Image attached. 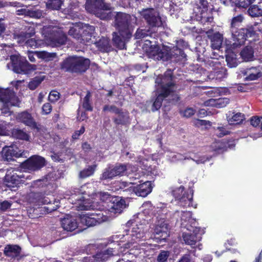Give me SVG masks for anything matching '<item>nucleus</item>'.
Wrapping results in <instances>:
<instances>
[{
  "label": "nucleus",
  "mask_w": 262,
  "mask_h": 262,
  "mask_svg": "<svg viewBox=\"0 0 262 262\" xmlns=\"http://www.w3.org/2000/svg\"><path fill=\"white\" fill-rule=\"evenodd\" d=\"M158 96L153 102L151 110L155 112L162 105L164 99L173 93L177 87L172 71L168 69L163 75L158 76L155 80Z\"/></svg>",
  "instance_id": "1"
},
{
  "label": "nucleus",
  "mask_w": 262,
  "mask_h": 262,
  "mask_svg": "<svg viewBox=\"0 0 262 262\" xmlns=\"http://www.w3.org/2000/svg\"><path fill=\"white\" fill-rule=\"evenodd\" d=\"M90 184L84 185L79 188H74L69 198L70 203L75 205L74 207L78 210L97 209V203L90 200L86 197L93 196L94 194V188L89 187Z\"/></svg>",
  "instance_id": "2"
},
{
  "label": "nucleus",
  "mask_w": 262,
  "mask_h": 262,
  "mask_svg": "<svg viewBox=\"0 0 262 262\" xmlns=\"http://www.w3.org/2000/svg\"><path fill=\"white\" fill-rule=\"evenodd\" d=\"M90 61L83 57L70 56L60 64L61 68L67 72L81 73L89 68Z\"/></svg>",
  "instance_id": "3"
},
{
  "label": "nucleus",
  "mask_w": 262,
  "mask_h": 262,
  "mask_svg": "<svg viewBox=\"0 0 262 262\" xmlns=\"http://www.w3.org/2000/svg\"><path fill=\"white\" fill-rule=\"evenodd\" d=\"M85 9L88 12L95 14L101 19H110L113 16L111 11L113 7L104 0H96L93 4L87 2L85 4Z\"/></svg>",
  "instance_id": "4"
},
{
  "label": "nucleus",
  "mask_w": 262,
  "mask_h": 262,
  "mask_svg": "<svg viewBox=\"0 0 262 262\" xmlns=\"http://www.w3.org/2000/svg\"><path fill=\"white\" fill-rule=\"evenodd\" d=\"M7 68L17 74H29L36 70V66L30 64L25 57L11 55Z\"/></svg>",
  "instance_id": "5"
},
{
  "label": "nucleus",
  "mask_w": 262,
  "mask_h": 262,
  "mask_svg": "<svg viewBox=\"0 0 262 262\" xmlns=\"http://www.w3.org/2000/svg\"><path fill=\"white\" fill-rule=\"evenodd\" d=\"M42 33L51 41L52 46H58L66 43L67 38L63 29L56 26L49 25L43 27Z\"/></svg>",
  "instance_id": "6"
},
{
  "label": "nucleus",
  "mask_w": 262,
  "mask_h": 262,
  "mask_svg": "<svg viewBox=\"0 0 262 262\" xmlns=\"http://www.w3.org/2000/svg\"><path fill=\"white\" fill-rule=\"evenodd\" d=\"M136 22L135 16L124 13L118 12L115 17V26L118 30L125 32L127 36L133 33V25Z\"/></svg>",
  "instance_id": "7"
},
{
  "label": "nucleus",
  "mask_w": 262,
  "mask_h": 262,
  "mask_svg": "<svg viewBox=\"0 0 262 262\" xmlns=\"http://www.w3.org/2000/svg\"><path fill=\"white\" fill-rule=\"evenodd\" d=\"M0 102L4 104L2 109V113L10 115L9 107L12 106H18L19 101L13 91L10 89H4L0 87Z\"/></svg>",
  "instance_id": "8"
},
{
  "label": "nucleus",
  "mask_w": 262,
  "mask_h": 262,
  "mask_svg": "<svg viewBox=\"0 0 262 262\" xmlns=\"http://www.w3.org/2000/svg\"><path fill=\"white\" fill-rule=\"evenodd\" d=\"M107 212L105 211L97 210L94 213H81L79 219L82 224L88 227H92L100 224L108 220Z\"/></svg>",
  "instance_id": "9"
},
{
  "label": "nucleus",
  "mask_w": 262,
  "mask_h": 262,
  "mask_svg": "<svg viewBox=\"0 0 262 262\" xmlns=\"http://www.w3.org/2000/svg\"><path fill=\"white\" fill-rule=\"evenodd\" d=\"M146 231V227L143 224L136 225L132 228L129 234L131 239L129 242L133 244V248L136 250L144 249L146 247V243L141 242L145 237Z\"/></svg>",
  "instance_id": "10"
},
{
  "label": "nucleus",
  "mask_w": 262,
  "mask_h": 262,
  "mask_svg": "<svg viewBox=\"0 0 262 262\" xmlns=\"http://www.w3.org/2000/svg\"><path fill=\"white\" fill-rule=\"evenodd\" d=\"M232 35V43L231 45L232 48H237L243 45L249 37H251L255 33L252 27L246 28L234 29L230 30Z\"/></svg>",
  "instance_id": "11"
},
{
  "label": "nucleus",
  "mask_w": 262,
  "mask_h": 262,
  "mask_svg": "<svg viewBox=\"0 0 262 262\" xmlns=\"http://www.w3.org/2000/svg\"><path fill=\"white\" fill-rule=\"evenodd\" d=\"M188 232H184L182 235L184 243L192 247L202 239V232L200 227H196L189 225H186Z\"/></svg>",
  "instance_id": "12"
},
{
  "label": "nucleus",
  "mask_w": 262,
  "mask_h": 262,
  "mask_svg": "<svg viewBox=\"0 0 262 262\" xmlns=\"http://www.w3.org/2000/svg\"><path fill=\"white\" fill-rule=\"evenodd\" d=\"M175 199L178 201L179 205L182 207L192 206L193 190L189 189L184 191V187L180 186L172 191Z\"/></svg>",
  "instance_id": "13"
},
{
  "label": "nucleus",
  "mask_w": 262,
  "mask_h": 262,
  "mask_svg": "<svg viewBox=\"0 0 262 262\" xmlns=\"http://www.w3.org/2000/svg\"><path fill=\"white\" fill-rule=\"evenodd\" d=\"M139 13L150 27H160L162 26V21L159 13L155 9H142L139 11Z\"/></svg>",
  "instance_id": "14"
},
{
  "label": "nucleus",
  "mask_w": 262,
  "mask_h": 262,
  "mask_svg": "<svg viewBox=\"0 0 262 262\" xmlns=\"http://www.w3.org/2000/svg\"><path fill=\"white\" fill-rule=\"evenodd\" d=\"M30 176H26L25 174L19 172L17 173L14 170H7L5 177L4 182L8 187L14 188L17 185L23 183L25 179H29Z\"/></svg>",
  "instance_id": "15"
},
{
  "label": "nucleus",
  "mask_w": 262,
  "mask_h": 262,
  "mask_svg": "<svg viewBox=\"0 0 262 262\" xmlns=\"http://www.w3.org/2000/svg\"><path fill=\"white\" fill-rule=\"evenodd\" d=\"M46 165L45 159L38 155L31 156L23 163V167L25 169L31 171L39 170Z\"/></svg>",
  "instance_id": "16"
},
{
  "label": "nucleus",
  "mask_w": 262,
  "mask_h": 262,
  "mask_svg": "<svg viewBox=\"0 0 262 262\" xmlns=\"http://www.w3.org/2000/svg\"><path fill=\"white\" fill-rule=\"evenodd\" d=\"M208 63L212 67V71H211L209 75L210 79L220 81L227 77V69L222 67L220 62L217 60H209Z\"/></svg>",
  "instance_id": "17"
},
{
  "label": "nucleus",
  "mask_w": 262,
  "mask_h": 262,
  "mask_svg": "<svg viewBox=\"0 0 262 262\" xmlns=\"http://www.w3.org/2000/svg\"><path fill=\"white\" fill-rule=\"evenodd\" d=\"M167 51H169V47L164 46L161 49L158 46L150 45V47L146 50V53L150 58L167 61L169 57Z\"/></svg>",
  "instance_id": "18"
},
{
  "label": "nucleus",
  "mask_w": 262,
  "mask_h": 262,
  "mask_svg": "<svg viewBox=\"0 0 262 262\" xmlns=\"http://www.w3.org/2000/svg\"><path fill=\"white\" fill-rule=\"evenodd\" d=\"M115 250L109 248L106 250H102L97 252L93 256L83 258V262H102L107 260L111 256L117 254Z\"/></svg>",
  "instance_id": "19"
},
{
  "label": "nucleus",
  "mask_w": 262,
  "mask_h": 262,
  "mask_svg": "<svg viewBox=\"0 0 262 262\" xmlns=\"http://www.w3.org/2000/svg\"><path fill=\"white\" fill-rule=\"evenodd\" d=\"M132 33L128 35H126L125 32H121L120 31L114 32L113 33L112 41L115 47L119 49H123L125 48L126 42L131 38Z\"/></svg>",
  "instance_id": "20"
},
{
  "label": "nucleus",
  "mask_w": 262,
  "mask_h": 262,
  "mask_svg": "<svg viewBox=\"0 0 262 262\" xmlns=\"http://www.w3.org/2000/svg\"><path fill=\"white\" fill-rule=\"evenodd\" d=\"M17 120L19 122L24 123L32 129H39V126L37 125L35 119L32 115L27 111H24L19 113L16 117Z\"/></svg>",
  "instance_id": "21"
},
{
  "label": "nucleus",
  "mask_w": 262,
  "mask_h": 262,
  "mask_svg": "<svg viewBox=\"0 0 262 262\" xmlns=\"http://www.w3.org/2000/svg\"><path fill=\"white\" fill-rule=\"evenodd\" d=\"M62 228L67 231H73L78 227V223L75 217L66 214L64 217L60 219Z\"/></svg>",
  "instance_id": "22"
},
{
  "label": "nucleus",
  "mask_w": 262,
  "mask_h": 262,
  "mask_svg": "<svg viewBox=\"0 0 262 262\" xmlns=\"http://www.w3.org/2000/svg\"><path fill=\"white\" fill-rule=\"evenodd\" d=\"M23 152L16 147L9 146L5 147L3 148L1 157L4 160L11 161L13 157H19L23 156Z\"/></svg>",
  "instance_id": "23"
},
{
  "label": "nucleus",
  "mask_w": 262,
  "mask_h": 262,
  "mask_svg": "<svg viewBox=\"0 0 262 262\" xmlns=\"http://www.w3.org/2000/svg\"><path fill=\"white\" fill-rule=\"evenodd\" d=\"M167 54L169 56L167 60H171L175 62L185 61L186 57L183 51L177 47H173L172 48L169 47V51H167Z\"/></svg>",
  "instance_id": "24"
},
{
  "label": "nucleus",
  "mask_w": 262,
  "mask_h": 262,
  "mask_svg": "<svg viewBox=\"0 0 262 262\" xmlns=\"http://www.w3.org/2000/svg\"><path fill=\"white\" fill-rule=\"evenodd\" d=\"M262 67H252L244 70L242 73L247 80H255L262 76Z\"/></svg>",
  "instance_id": "25"
},
{
  "label": "nucleus",
  "mask_w": 262,
  "mask_h": 262,
  "mask_svg": "<svg viewBox=\"0 0 262 262\" xmlns=\"http://www.w3.org/2000/svg\"><path fill=\"white\" fill-rule=\"evenodd\" d=\"M95 30L94 26L85 24L82 28V40L86 43H93L95 39Z\"/></svg>",
  "instance_id": "26"
},
{
  "label": "nucleus",
  "mask_w": 262,
  "mask_h": 262,
  "mask_svg": "<svg viewBox=\"0 0 262 262\" xmlns=\"http://www.w3.org/2000/svg\"><path fill=\"white\" fill-rule=\"evenodd\" d=\"M168 223L164 219H161L156 222L154 229V233L156 235L165 238L168 234Z\"/></svg>",
  "instance_id": "27"
},
{
  "label": "nucleus",
  "mask_w": 262,
  "mask_h": 262,
  "mask_svg": "<svg viewBox=\"0 0 262 262\" xmlns=\"http://www.w3.org/2000/svg\"><path fill=\"white\" fill-rule=\"evenodd\" d=\"M168 157L170 159V160L173 162L182 160L191 159L192 160L194 161L197 164H199L204 163L206 161L209 160V158L206 156H200L198 159H195L194 158H191V157L184 156L179 153H171L170 155L168 156Z\"/></svg>",
  "instance_id": "28"
},
{
  "label": "nucleus",
  "mask_w": 262,
  "mask_h": 262,
  "mask_svg": "<svg viewBox=\"0 0 262 262\" xmlns=\"http://www.w3.org/2000/svg\"><path fill=\"white\" fill-rule=\"evenodd\" d=\"M133 190L137 195L145 197L152 190L151 182L146 181L142 184L138 185L134 188Z\"/></svg>",
  "instance_id": "29"
},
{
  "label": "nucleus",
  "mask_w": 262,
  "mask_h": 262,
  "mask_svg": "<svg viewBox=\"0 0 262 262\" xmlns=\"http://www.w3.org/2000/svg\"><path fill=\"white\" fill-rule=\"evenodd\" d=\"M21 249L17 245H7L4 250V254L11 258L18 259L20 257Z\"/></svg>",
  "instance_id": "30"
},
{
  "label": "nucleus",
  "mask_w": 262,
  "mask_h": 262,
  "mask_svg": "<svg viewBox=\"0 0 262 262\" xmlns=\"http://www.w3.org/2000/svg\"><path fill=\"white\" fill-rule=\"evenodd\" d=\"M126 207L125 200L118 198H116L111 203L109 211L111 213L118 215L120 214Z\"/></svg>",
  "instance_id": "31"
},
{
  "label": "nucleus",
  "mask_w": 262,
  "mask_h": 262,
  "mask_svg": "<svg viewBox=\"0 0 262 262\" xmlns=\"http://www.w3.org/2000/svg\"><path fill=\"white\" fill-rule=\"evenodd\" d=\"M195 19L201 23L205 24L206 23H211L213 21V18L208 10H199L195 12Z\"/></svg>",
  "instance_id": "32"
},
{
  "label": "nucleus",
  "mask_w": 262,
  "mask_h": 262,
  "mask_svg": "<svg viewBox=\"0 0 262 262\" xmlns=\"http://www.w3.org/2000/svg\"><path fill=\"white\" fill-rule=\"evenodd\" d=\"M229 102V99L228 98H220L217 99H210L204 102V105L221 108L225 107Z\"/></svg>",
  "instance_id": "33"
},
{
  "label": "nucleus",
  "mask_w": 262,
  "mask_h": 262,
  "mask_svg": "<svg viewBox=\"0 0 262 262\" xmlns=\"http://www.w3.org/2000/svg\"><path fill=\"white\" fill-rule=\"evenodd\" d=\"M18 14L25 15L30 17L35 18H40L43 16V12L42 10L39 9L29 10L26 9H21L17 11Z\"/></svg>",
  "instance_id": "34"
},
{
  "label": "nucleus",
  "mask_w": 262,
  "mask_h": 262,
  "mask_svg": "<svg viewBox=\"0 0 262 262\" xmlns=\"http://www.w3.org/2000/svg\"><path fill=\"white\" fill-rule=\"evenodd\" d=\"M93 43L95 44L100 51L103 52H108L112 49L110 40L108 38L105 37H102L98 41H96L95 39V41Z\"/></svg>",
  "instance_id": "35"
},
{
  "label": "nucleus",
  "mask_w": 262,
  "mask_h": 262,
  "mask_svg": "<svg viewBox=\"0 0 262 262\" xmlns=\"http://www.w3.org/2000/svg\"><path fill=\"white\" fill-rule=\"evenodd\" d=\"M211 46L213 49H219L223 42V36L219 32H215L210 36Z\"/></svg>",
  "instance_id": "36"
},
{
  "label": "nucleus",
  "mask_w": 262,
  "mask_h": 262,
  "mask_svg": "<svg viewBox=\"0 0 262 262\" xmlns=\"http://www.w3.org/2000/svg\"><path fill=\"white\" fill-rule=\"evenodd\" d=\"M192 213L190 211H181V212L177 211L175 212L174 214V217L177 218L178 220L177 217H180V220L181 222V225H184L186 228V225L185 223L188 222L191 223L193 221V220L191 218Z\"/></svg>",
  "instance_id": "37"
},
{
  "label": "nucleus",
  "mask_w": 262,
  "mask_h": 262,
  "mask_svg": "<svg viewBox=\"0 0 262 262\" xmlns=\"http://www.w3.org/2000/svg\"><path fill=\"white\" fill-rule=\"evenodd\" d=\"M226 60L227 66L231 68L236 67L239 62L237 59L236 54L232 51L227 52L226 55Z\"/></svg>",
  "instance_id": "38"
},
{
  "label": "nucleus",
  "mask_w": 262,
  "mask_h": 262,
  "mask_svg": "<svg viewBox=\"0 0 262 262\" xmlns=\"http://www.w3.org/2000/svg\"><path fill=\"white\" fill-rule=\"evenodd\" d=\"M118 117L114 119V122L118 125H124L129 121V114L127 112H123L120 110V112L117 114Z\"/></svg>",
  "instance_id": "39"
},
{
  "label": "nucleus",
  "mask_w": 262,
  "mask_h": 262,
  "mask_svg": "<svg viewBox=\"0 0 262 262\" xmlns=\"http://www.w3.org/2000/svg\"><path fill=\"white\" fill-rule=\"evenodd\" d=\"M59 201L58 200H55L52 197V200L50 203L45 206L43 207H41V210H44L46 213H50L53 211L56 210L59 206Z\"/></svg>",
  "instance_id": "40"
},
{
  "label": "nucleus",
  "mask_w": 262,
  "mask_h": 262,
  "mask_svg": "<svg viewBox=\"0 0 262 262\" xmlns=\"http://www.w3.org/2000/svg\"><path fill=\"white\" fill-rule=\"evenodd\" d=\"M131 164H117L112 167L115 177L118 176H122L125 171H127L129 168H132Z\"/></svg>",
  "instance_id": "41"
},
{
  "label": "nucleus",
  "mask_w": 262,
  "mask_h": 262,
  "mask_svg": "<svg viewBox=\"0 0 262 262\" xmlns=\"http://www.w3.org/2000/svg\"><path fill=\"white\" fill-rule=\"evenodd\" d=\"M115 247L112 248L113 250H115L117 253H118V254H115V255H120L121 254H125L127 252H126V250L129 248H131V250L135 249V248H133V244L130 242L125 244L124 247H120V244L118 243L115 244Z\"/></svg>",
  "instance_id": "42"
},
{
  "label": "nucleus",
  "mask_w": 262,
  "mask_h": 262,
  "mask_svg": "<svg viewBox=\"0 0 262 262\" xmlns=\"http://www.w3.org/2000/svg\"><path fill=\"white\" fill-rule=\"evenodd\" d=\"M82 28H80L77 25H74L70 27L68 31V34L69 35L77 40H82Z\"/></svg>",
  "instance_id": "43"
},
{
  "label": "nucleus",
  "mask_w": 262,
  "mask_h": 262,
  "mask_svg": "<svg viewBox=\"0 0 262 262\" xmlns=\"http://www.w3.org/2000/svg\"><path fill=\"white\" fill-rule=\"evenodd\" d=\"M92 97L90 92L87 91L85 96L83 100L81 101V104L82 107L87 111H92L93 106L91 102V98Z\"/></svg>",
  "instance_id": "44"
},
{
  "label": "nucleus",
  "mask_w": 262,
  "mask_h": 262,
  "mask_svg": "<svg viewBox=\"0 0 262 262\" xmlns=\"http://www.w3.org/2000/svg\"><path fill=\"white\" fill-rule=\"evenodd\" d=\"M97 165L94 164L89 166L87 168L83 169L80 171L79 177L81 179H85L87 177L92 176L96 170Z\"/></svg>",
  "instance_id": "45"
},
{
  "label": "nucleus",
  "mask_w": 262,
  "mask_h": 262,
  "mask_svg": "<svg viewBox=\"0 0 262 262\" xmlns=\"http://www.w3.org/2000/svg\"><path fill=\"white\" fill-rule=\"evenodd\" d=\"M35 54L36 55L38 58L45 61L52 60L56 57L55 53H49L46 51H35Z\"/></svg>",
  "instance_id": "46"
},
{
  "label": "nucleus",
  "mask_w": 262,
  "mask_h": 262,
  "mask_svg": "<svg viewBox=\"0 0 262 262\" xmlns=\"http://www.w3.org/2000/svg\"><path fill=\"white\" fill-rule=\"evenodd\" d=\"M14 38L16 40L18 43H26V41L28 38H30L29 36H27V34L23 31L21 29L18 31H15L13 34Z\"/></svg>",
  "instance_id": "47"
},
{
  "label": "nucleus",
  "mask_w": 262,
  "mask_h": 262,
  "mask_svg": "<svg viewBox=\"0 0 262 262\" xmlns=\"http://www.w3.org/2000/svg\"><path fill=\"white\" fill-rule=\"evenodd\" d=\"M244 115L241 113H237L232 116L229 115L227 117V120L230 124L234 123L239 124L242 121L245 119Z\"/></svg>",
  "instance_id": "48"
},
{
  "label": "nucleus",
  "mask_w": 262,
  "mask_h": 262,
  "mask_svg": "<svg viewBox=\"0 0 262 262\" xmlns=\"http://www.w3.org/2000/svg\"><path fill=\"white\" fill-rule=\"evenodd\" d=\"M240 55L244 60H250L253 57V49L251 47H246L242 51Z\"/></svg>",
  "instance_id": "49"
},
{
  "label": "nucleus",
  "mask_w": 262,
  "mask_h": 262,
  "mask_svg": "<svg viewBox=\"0 0 262 262\" xmlns=\"http://www.w3.org/2000/svg\"><path fill=\"white\" fill-rule=\"evenodd\" d=\"M13 136L20 140L29 141L30 136L24 130L20 129H15L13 130Z\"/></svg>",
  "instance_id": "50"
},
{
  "label": "nucleus",
  "mask_w": 262,
  "mask_h": 262,
  "mask_svg": "<svg viewBox=\"0 0 262 262\" xmlns=\"http://www.w3.org/2000/svg\"><path fill=\"white\" fill-rule=\"evenodd\" d=\"M44 80V76H37L32 78L28 84V88L31 90L36 89Z\"/></svg>",
  "instance_id": "51"
},
{
  "label": "nucleus",
  "mask_w": 262,
  "mask_h": 262,
  "mask_svg": "<svg viewBox=\"0 0 262 262\" xmlns=\"http://www.w3.org/2000/svg\"><path fill=\"white\" fill-rule=\"evenodd\" d=\"M248 14L252 17H259L262 15V9L257 5H252L248 10Z\"/></svg>",
  "instance_id": "52"
},
{
  "label": "nucleus",
  "mask_w": 262,
  "mask_h": 262,
  "mask_svg": "<svg viewBox=\"0 0 262 262\" xmlns=\"http://www.w3.org/2000/svg\"><path fill=\"white\" fill-rule=\"evenodd\" d=\"M115 177L113 168L109 167L104 169L102 173L101 174L100 180H105L107 179H112Z\"/></svg>",
  "instance_id": "53"
},
{
  "label": "nucleus",
  "mask_w": 262,
  "mask_h": 262,
  "mask_svg": "<svg viewBox=\"0 0 262 262\" xmlns=\"http://www.w3.org/2000/svg\"><path fill=\"white\" fill-rule=\"evenodd\" d=\"M62 4L61 0H48L46 6L48 9L52 10H58Z\"/></svg>",
  "instance_id": "54"
},
{
  "label": "nucleus",
  "mask_w": 262,
  "mask_h": 262,
  "mask_svg": "<svg viewBox=\"0 0 262 262\" xmlns=\"http://www.w3.org/2000/svg\"><path fill=\"white\" fill-rule=\"evenodd\" d=\"M255 0H229L230 2L240 7L246 8L250 6Z\"/></svg>",
  "instance_id": "55"
},
{
  "label": "nucleus",
  "mask_w": 262,
  "mask_h": 262,
  "mask_svg": "<svg viewBox=\"0 0 262 262\" xmlns=\"http://www.w3.org/2000/svg\"><path fill=\"white\" fill-rule=\"evenodd\" d=\"M243 19L244 17L242 14L233 17L231 21L230 30H233V28L235 29H237V27L239 26Z\"/></svg>",
  "instance_id": "56"
},
{
  "label": "nucleus",
  "mask_w": 262,
  "mask_h": 262,
  "mask_svg": "<svg viewBox=\"0 0 262 262\" xmlns=\"http://www.w3.org/2000/svg\"><path fill=\"white\" fill-rule=\"evenodd\" d=\"M21 29L29 38L32 37L35 33V28L33 25L28 24Z\"/></svg>",
  "instance_id": "57"
},
{
  "label": "nucleus",
  "mask_w": 262,
  "mask_h": 262,
  "mask_svg": "<svg viewBox=\"0 0 262 262\" xmlns=\"http://www.w3.org/2000/svg\"><path fill=\"white\" fill-rule=\"evenodd\" d=\"M34 196L36 198H38L37 202L39 205L42 204L47 205L50 203L51 201L52 200V198L50 199L47 196H42L39 193L35 194Z\"/></svg>",
  "instance_id": "58"
},
{
  "label": "nucleus",
  "mask_w": 262,
  "mask_h": 262,
  "mask_svg": "<svg viewBox=\"0 0 262 262\" xmlns=\"http://www.w3.org/2000/svg\"><path fill=\"white\" fill-rule=\"evenodd\" d=\"M149 32V30L138 29L135 34V38L136 39L143 38L148 35Z\"/></svg>",
  "instance_id": "59"
},
{
  "label": "nucleus",
  "mask_w": 262,
  "mask_h": 262,
  "mask_svg": "<svg viewBox=\"0 0 262 262\" xmlns=\"http://www.w3.org/2000/svg\"><path fill=\"white\" fill-rule=\"evenodd\" d=\"M169 256V252L167 251H161L157 257L158 262H165L166 261L168 256Z\"/></svg>",
  "instance_id": "60"
},
{
  "label": "nucleus",
  "mask_w": 262,
  "mask_h": 262,
  "mask_svg": "<svg viewBox=\"0 0 262 262\" xmlns=\"http://www.w3.org/2000/svg\"><path fill=\"white\" fill-rule=\"evenodd\" d=\"M103 111H109L110 112L113 113L115 114L119 113L120 112V109L118 108L117 106L115 105H105L103 107Z\"/></svg>",
  "instance_id": "61"
},
{
  "label": "nucleus",
  "mask_w": 262,
  "mask_h": 262,
  "mask_svg": "<svg viewBox=\"0 0 262 262\" xmlns=\"http://www.w3.org/2000/svg\"><path fill=\"white\" fill-rule=\"evenodd\" d=\"M25 45L27 47L36 48H38L40 46V43L39 41H37L33 38L28 39V40L26 41Z\"/></svg>",
  "instance_id": "62"
},
{
  "label": "nucleus",
  "mask_w": 262,
  "mask_h": 262,
  "mask_svg": "<svg viewBox=\"0 0 262 262\" xmlns=\"http://www.w3.org/2000/svg\"><path fill=\"white\" fill-rule=\"evenodd\" d=\"M60 94L56 91H51L50 93L48 99L52 102H55L59 99Z\"/></svg>",
  "instance_id": "63"
},
{
  "label": "nucleus",
  "mask_w": 262,
  "mask_h": 262,
  "mask_svg": "<svg viewBox=\"0 0 262 262\" xmlns=\"http://www.w3.org/2000/svg\"><path fill=\"white\" fill-rule=\"evenodd\" d=\"M262 117L260 118L257 116H253L250 119V123L254 127L258 126L260 124H261Z\"/></svg>",
  "instance_id": "64"
}]
</instances>
